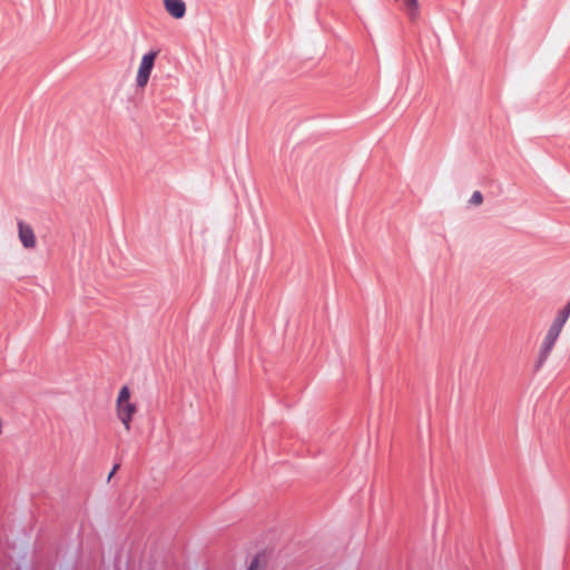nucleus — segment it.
<instances>
[{
	"instance_id": "3",
	"label": "nucleus",
	"mask_w": 570,
	"mask_h": 570,
	"mask_svg": "<svg viewBox=\"0 0 570 570\" xmlns=\"http://www.w3.org/2000/svg\"><path fill=\"white\" fill-rule=\"evenodd\" d=\"M157 57V52L150 51L142 56V59L140 61V66L137 73V86L138 87H145L149 80L150 73L153 71L155 60Z\"/></svg>"
},
{
	"instance_id": "7",
	"label": "nucleus",
	"mask_w": 570,
	"mask_h": 570,
	"mask_svg": "<svg viewBox=\"0 0 570 570\" xmlns=\"http://www.w3.org/2000/svg\"><path fill=\"white\" fill-rule=\"evenodd\" d=\"M409 17L414 20L419 14V2L417 0H403Z\"/></svg>"
},
{
	"instance_id": "10",
	"label": "nucleus",
	"mask_w": 570,
	"mask_h": 570,
	"mask_svg": "<svg viewBox=\"0 0 570 570\" xmlns=\"http://www.w3.org/2000/svg\"><path fill=\"white\" fill-rule=\"evenodd\" d=\"M119 466H120V465H119L118 463H116V464H114L112 469H111V470H109V481H110V480H111V478L115 475V473L117 472V470L119 469Z\"/></svg>"
},
{
	"instance_id": "1",
	"label": "nucleus",
	"mask_w": 570,
	"mask_h": 570,
	"mask_svg": "<svg viewBox=\"0 0 570 570\" xmlns=\"http://www.w3.org/2000/svg\"><path fill=\"white\" fill-rule=\"evenodd\" d=\"M137 412L135 403L130 402V391L128 386H122L117 397V416L125 425L126 430L130 429V422Z\"/></svg>"
},
{
	"instance_id": "8",
	"label": "nucleus",
	"mask_w": 570,
	"mask_h": 570,
	"mask_svg": "<svg viewBox=\"0 0 570 570\" xmlns=\"http://www.w3.org/2000/svg\"><path fill=\"white\" fill-rule=\"evenodd\" d=\"M482 202H483L482 193L479 190H475L470 198V204L480 205V204H482Z\"/></svg>"
},
{
	"instance_id": "9",
	"label": "nucleus",
	"mask_w": 570,
	"mask_h": 570,
	"mask_svg": "<svg viewBox=\"0 0 570 570\" xmlns=\"http://www.w3.org/2000/svg\"><path fill=\"white\" fill-rule=\"evenodd\" d=\"M258 566H259L258 558L255 557V558L252 559L247 570H258Z\"/></svg>"
},
{
	"instance_id": "5",
	"label": "nucleus",
	"mask_w": 570,
	"mask_h": 570,
	"mask_svg": "<svg viewBox=\"0 0 570 570\" xmlns=\"http://www.w3.org/2000/svg\"><path fill=\"white\" fill-rule=\"evenodd\" d=\"M164 7L174 19H181L186 14V3L184 0H164Z\"/></svg>"
},
{
	"instance_id": "4",
	"label": "nucleus",
	"mask_w": 570,
	"mask_h": 570,
	"mask_svg": "<svg viewBox=\"0 0 570 570\" xmlns=\"http://www.w3.org/2000/svg\"><path fill=\"white\" fill-rule=\"evenodd\" d=\"M18 237L26 249H33L37 245L33 228L22 220L18 222Z\"/></svg>"
},
{
	"instance_id": "2",
	"label": "nucleus",
	"mask_w": 570,
	"mask_h": 570,
	"mask_svg": "<svg viewBox=\"0 0 570 570\" xmlns=\"http://www.w3.org/2000/svg\"><path fill=\"white\" fill-rule=\"evenodd\" d=\"M561 331L562 327L552 322L540 346L539 356L534 366L535 371H539L548 360L550 353L552 352L556 345V342L558 341Z\"/></svg>"
},
{
	"instance_id": "6",
	"label": "nucleus",
	"mask_w": 570,
	"mask_h": 570,
	"mask_svg": "<svg viewBox=\"0 0 570 570\" xmlns=\"http://www.w3.org/2000/svg\"><path fill=\"white\" fill-rule=\"evenodd\" d=\"M569 316H570V301L567 303V305L561 311H559L558 315L553 320V323H556L557 325H559L563 328Z\"/></svg>"
}]
</instances>
